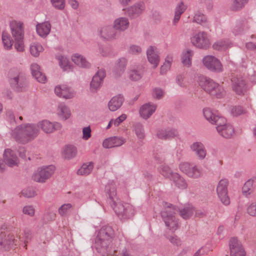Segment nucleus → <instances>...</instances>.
Masks as SVG:
<instances>
[{
	"label": "nucleus",
	"instance_id": "1",
	"mask_svg": "<svg viewBox=\"0 0 256 256\" xmlns=\"http://www.w3.org/2000/svg\"><path fill=\"white\" fill-rule=\"evenodd\" d=\"M105 190L108 202L118 217L120 219L127 220L134 216V210L133 206L128 203H122L117 198L116 186L113 182L108 184Z\"/></svg>",
	"mask_w": 256,
	"mask_h": 256
},
{
	"label": "nucleus",
	"instance_id": "2",
	"mask_svg": "<svg viewBox=\"0 0 256 256\" xmlns=\"http://www.w3.org/2000/svg\"><path fill=\"white\" fill-rule=\"evenodd\" d=\"M40 132L37 124H25L16 126L12 130V138L18 142L27 144L36 138Z\"/></svg>",
	"mask_w": 256,
	"mask_h": 256
},
{
	"label": "nucleus",
	"instance_id": "3",
	"mask_svg": "<svg viewBox=\"0 0 256 256\" xmlns=\"http://www.w3.org/2000/svg\"><path fill=\"white\" fill-rule=\"evenodd\" d=\"M115 236L114 229L111 226H103L99 230L97 236L95 239V244L96 249L103 248L106 250L110 256H118L117 250L112 252L109 248L112 240Z\"/></svg>",
	"mask_w": 256,
	"mask_h": 256
},
{
	"label": "nucleus",
	"instance_id": "4",
	"mask_svg": "<svg viewBox=\"0 0 256 256\" xmlns=\"http://www.w3.org/2000/svg\"><path fill=\"white\" fill-rule=\"evenodd\" d=\"M164 206V210L161 212L162 220L168 229L174 232L179 226L178 220L174 216L178 212V207L167 202H165Z\"/></svg>",
	"mask_w": 256,
	"mask_h": 256
},
{
	"label": "nucleus",
	"instance_id": "5",
	"mask_svg": "<svg viewBox=\"0 0 256 256\" xmlns=\"http://www.w3.org/2000/svg\"><path fill=\"white\" fill-rule=\"evenodd\" d=\"M54 170L55 168L52 165L40 168L34 174L32 180L38 182L44 183L52 176Z\"/></svg>",
	"mask_w": 256,
	"mask_h": 256
},
{
	"label": "nucleus",
	"instance_id": "6",
	"mask_svg": "<svg viewBox=\"0 0 256 256\" xmlns=\"http://www.w3.org/2000/svg\"><path fill=\"white\" fill-rule=\"evenodd\" d=\"M179 168L182 172L190 178H197L202 175V169L193 164L182 162L179 165Z\"/></svg>",
	"mask_w": 256,
	"mask_h": 256
},
{
	"label": "nucleus",
	"instance_id": "7",
	"mask_svg": "<svg viewBox=\"0 0 256 256\" xmlns=\"http://www.w3.org/2000/svg\"><path fill=\"white\" fill-rule=\"evenodd\" d=\"M228 181L227 179H222L218 182L216 188V192L220 200L226 206L230 203V200L228 196Z\"/></svg>",
	"mask_w": 256,
	"mask_h": 256
},
{
	"label": "nucleus",
	"instance_id": "8",
	"mask_svg": "<svg viewBox=\"0 0 256 256\" xmlns=\"http://www.w3.org/2000/svg\"><path fill=\"white\" fill-rule=\"evenodd\" d=\"M202 62L204 66L212 72H220L222 70L220 62L214 56H205L202 59Z\"/></svg>",
	"mask_w": 256,
	"mask_h": 256
},
{
	"label": "nucleus",
	"instance_id": "9",
	"mask_svg": "<svg viewBox=\"0 0 256 256\" xmlns=\"http://www.w3.org/2000/svg\"><path fill=\"white\" fill-rule=\"evenodd\" d=\"M191 42L196 47L200 48L206 49L209 47L210 44L207 34L204 32H199L192 37Z\"/></svg>",
	"mask_w": 256,
	"mask_h": 256
},
{
	"label": "nucleus",
	"instance_id": "10",
	"mask_svg": "<svg viewBox=\"0 0 256 256\" xmlns=\"http://www.w3.org/2000/svg\"><path fill=\"white\" fill-rule=\"evenodd\" d=\"M230 256H244L246 252L242 244L236 238H232L229 242Z\"/></svg>",
	"mask_w": 256,
	"mask_h": 256
},
{
	"label": "nucleus",
	"instance_id": "11",
	"mask_svg": "<svg viewBox=\"0 0 256 256\" xmlns=\"http://www.w3.org/2000/svg\"><path fill=\"white\" fill-rule=\"evenodd\" d=\"M156 136L160 140H169L178 136V132L176 128L168 127L158 130Z\"/></svg>",
	"mask_w": 256,
	"mask_h": 256
},
{
	"label": "nucleus",
	"instance_id": "12",
	"mask_svg": "<svg viewBox=\"0 0 256 256\" xmlns=\"http://www.w3.org/2000/svg\"><path fill=\"white\" fill-rule=\"evenodd\" d=\"M16 242L13 235L2 232L0 234V250H8L14 244L16 245Z\"/></svg>",
	"mask_w": 256,
	"mask_h": 256
},
{
	"label": "nucleus",
	"instance_id": "13",
	"mask_svg": "<svg viewBox=\"0 0 256 256\" xmlns=\"http://www.w3.org/2000/svg\"><path fill=\"white\" fill-rule=\"evenodd\" d=\"M105 76L106 72L104 70L100 69L98 70L90 82V90L92 92H95L100 88Z\"/></svg>",
	"mask_w": 256,
	"mask_h": 256
},
{
	"label": "nucleus",
	"instance_id": "14",
	"mask_svg": "<svg viewBox=\"0 0 256 256\" xmlns=\"http://www.w3.org/2000/svg\"><path fill=\"white\" fill-rule=\"evenodd\" d=\"M38 128H40L46 133H51L56 130H60L62 128L60 124L55 122H51L48 120H43L36 124Z\"/></svg>",
	"mask_w": 256,
	"mask_h": 256
},
{
	"label": "nucleus",
	"instance_id": "15",
	"mask_svg": "<svg viewBox=\"0 0 256 256\" xmlns=\"http://www.w3.org/2000/svg\"><path fill=\"white\" fill-rule=\"evenodd\" d=\"M8 82L10 86L16 91H20L23 87L22 78L20 76L18 72L13 74L12 70L8 74Z\"/></svg>",
	"mask_w": 256,
	"mask_h": 256
},
{
	"label": "nucleus",
	"instance_id": "16",
	"mask_svg": "<svg viewBox=\"0 0 256 256\" xmlns=\"http://www.w3.org/2000/svg\"><path fill=\"white\" fill-rule=\"evenodd\" d=\"M23 23L21 22H12L10 24L12 34L13 37L16 40H23L24 29Z\"/></svg>",
	"mask_w": 256,
	"mask_h": 256
},
{
	"label": "nucleus",
	"instance_id": "17",
	"mask_svg": "<svg viewBox=\"0 0 256 256\" xmlns=\"http://www.w3.org/2000/svg\"><path fill=\"white\" fill-rule=\"evenodd\" d=\"M4 162L9 166L12 167L18 163V159L16 154L11 149L5 150L4 154Z\"/></svg>",
	"mask_w": 256,
	"mask_h": 256
},
{
	"label": "nucleus",
	"instance_id": "18",
	"mask_svg": "<svg viewBox=\"0 0 256 256\" xmlns=\"http://www.w3.org/2000/svg\"><path fill=\"white\" fill-rule=\"evenodd\" d=\"M100 34L102 38L108 40L116 38L119 36V32L112 26L102 28L100 31Z\"/></svg>",
	"mask_w": 256,
	"mask_h": 256
},
{
	"label": "nucleus",
	"instance_id": "19",
	"mask_svg": "<svg viewBox=\"0 0 256 256\" xmlns=\"http://www.w3.org/2000/svg\"><path fill=\"white\" fill-rule=\"evenodd\" d=\"M250 24L248 20L242 18L238 20L236 25L233 29V32L235 35L241 34L249 30Z\"/></svg>",
	"mask_w": 256,
	"mask_h": 256
},
{
	"label": "nucleus",
	"instance_id": "20",
	"mask_svg": "<svg viewBox=\"0 0 256 256\" xmlns=\"http://www.w3.org/2000/svg\"><path fill=\"white\" fill-rule=\"evenodd\" d=\"M156 105L150 102L142 105L140 110V114L142 118L147 120L155 112Z\"/></svg>",
	"mask_w": 256,
	"mask_h": 256
},
{
	"label": "nucleus",
	"instance_id": "21",
	"mask_svg": "<svg viewBox=\"0 0 256 256\" xmlns=\"http://www.w3.org/2000/svg\"><path fill=\"white\" fill-rule=\"evenodd\" d=\"M125 142V139L122 137L113 136L104 140L102 146L105 148H110L121 146Z\"/></svg>",
	"mask_w": 256,
	"mask_h": 256
},
{
	"label": "nucleus",
	"instance_id": "22",
	"mask_svg": "<svg viewBox=\"0 0 256 256\" xmlns=\"http://www.w3.org/2000/svg\"><path fill=\"white\" fill-rule=\"evenodd\" d=\"M146 54L148 60L153 65V68H156L159 64L160 56L156 48L150 46L147 50Z\"/></svg>",
	"mask_w": 256,
	"mask_h": 256
},
{
	"label": "nucleus",
	"instance_id": "23",
	"mask_svg": "<svg viewBox=\"0 0 256 256\" xmlns=\"http://www.w3.org/2000/svg\"><path fill=\"white\" fill-rule=\"evenodd\" d=\"M54 92L59 97L66 99H70L74 97L73 92L66 86L61 85L55 88Z\"/></svg>",
	"mask_w": 256,
	"mask_h": 256
},
{
	"label": "nucleus",
	"instance_id": "24",
	"mask_svg": "<svg viewBox=\"0 0 256 256\" xmlns=\"http://www.w3.org/2000/svg\"><path fill=\"white\" fill-rule=\"evenodd\" d=\"M232 88L238 94H243L246 90V82L242 78H234L232 80Z\"/></svg>",
	"mask_w": 256,
	"mask_h": 256
},
{
	"label": "nucleus",
	"instance_id": "25",
	"mask_svg": "<svg viewBox=\"0 0 256 256\" xmlns=\"http://www.w3.org/2000/svg\"><path fill=\"white\" fill-rule=\"evenodd\" d=\"M144 8V2H140L128 8L127 10V13L130 16L135 18L141 14Z\"/></svg>",
	"mask_w": 256,
	"mask_h": 256
},
{
	"label": "nucleus",
	"instance_id": "26",
	"mask_svg": "<svg viewBox=\"0 0 256 256\" xmlns=\"http://www.w3.org/2000/svg\"><path fill=\"white\" fill-rule=\"evenodd\" d=\"M198 82L201 88L208 93L212 90L213 86H216V82L214 80L204 76H198Z\"/></svg>",
	"mask_w": 256,
	"mask_h": 256
},
{
	"label": "nucleus",
	"instance_id": "27",
	"mask_svg": "<svg viewBox=\"0 0 256 256\" xmlns=\"http://www.w3.org/2000/svg\"><path fill=\"white\" fill-rule=\"evenodd\" d=\"M123 96L118 94L112 97L108 103L109 110L112 112H114L119 109L124 102Z\"/></svg>",
	"mask_w": 256,
	"mask_h": 256
},
{
	"label": "nucleus",
	"instance_id": "28",
	"mask_svg": "<svg viewBox=\"0 0 256 256\" xmlns=\"http://www.w3.org/2000/svg\"><path fill=\"white\" fill-rule=\"evenodd\" d=\"M191 150L194 152L200 160L206 157V152L204 144L200 142H195L190 146Z\"/></svg>",
	"mask_w": 256,
	"mask_h": 256
},
{
	"label": "nucleus",
	"instance_id": "29",
	"mask_svg": "<svg viewBox=\"0 0 256 256\" xmlns=\"http://www.w3.org/2000/svg\"><path fill=\"white\" fill-rule=\"evenodd\" d=\"M129 26V22L126 18L121 17L116 18L114 22V28L115 30L119 32L124 31Z\"/></svg>",
	"mask_w": 256,
	"mask_h": 256
},
{
	"label": "nucleus",
	"instance_id": "30",
	"mask_svg": "<svg viewBox=\"0 0 256 256\" xmlns=\"http://www.w3.org/2000/svg\"><path fill=\"white\" fill-rule=\"evenodd\" d=\"M218 133L222 137L229 138L234 134V128L230 124H226L224 126H219L216 127Z\"/></svg>",
	"mask_w": 256,
	"mask_h": 256
},
{
	"label": "nucleus",
	"instance_id": "31",
	"mask_svg": "<svg viewBox=\"0 0 256 256\" xmlns=\"http://www.w3.org/2000/svg\"><path fill=\"white\" fill-rule=\"evenodd\" d=\"M51 24L48 22L38 24L36 26L38 34L42 38L46 37L50 32Z\"/></svg>",
	"mask_w": 256,
	"mask_h": 256
},
{
	"label": "nucleus",
	"instance_id": "32",
	"mask_svg": "<svg viewBox=\"0 0 256 256\" xmlns=\"http://www.w3.org/2000/svg\"><path fill=\"white\" fill-rule=\"evenodd\" d=\"M187 6L184 4L183 2H178L174 10V16L172 20L174 25L176 26L180 20L181 15L185 12Z\"/></svg>",
	"mask_w": 256,
	"mask_h": 256
},
{
	"label": "nucleus",
	"instance_id": "33",
	"mask_svg": "<svg viewBox=\"0 0 256 256\" xmlns=\"http://www.w3.org/2000/svg\"><path fill=\"white\" fill-rule=\"evenodd\" d=\"M77 154L76 147L72 145L66 146L62 152V156L65 159L70 160L74 158Z\"/></svg>",
	"mask_w": 256,
	"mask_h": 256
},
{
	"label": "nucleus",
	"instance_id": "34",
	"mask_svg": "<svg viewBox=\"0 0 256 256\" xmlns=\"http://www.w3.org/2000/svg\"><path fill=\"white\" fill-rule=\"evenodd\" d=\"M194 55V52L190 49L184 50L182 53V62L186 67H190L192 64V58Z\"/></svg>",
	"mask_w": 256,
	"mask_h": 256
},
{
	"label": "nucleus",
	"instance_id": "35",
	"mask_svg": "<svg viewBox=\"0 0 256 256\" xmlns=\"http://www.w3.org/2000/svg\"><path fill=\"white\" fill-rule=\"evenodd\" d=\"M132 131L136 134L138 139L140 140H144L146 137L144 125L137 122L132 125Z\"/></svg>",
	"mask_w": 256,
	"mask_h": 256
},
{
	"label": "nucleus",
	"instance_id": "36",
	"mask_svg": "<svg viewBox=\"0 0 256 256\" xmlns=\"http://www.w3.org/2000/svg\"><path fill=\"white\" fill-rule=\"evenodd\" d=\"M208 94L216 98H220L225 96L226 91L220 85L216 82V86H213Z\"/></svg>",
	"mask_w": 256,
	"mask_h": 256
},
{
	"label": "nucleus",
	"instance_id": "37",
	"mask_svg": "<svg viewBox=\"0 0 256 256\" xmlns=\"http://www.w3.org/2000/svg\"><path fill=\"white\" fill-rule=\"evenodd\" d=\"M171 180L173 181L175 185L179 188L184 189L187 187V184L185 180L176 172H174L172 175Z\"/></svg>",
	"mask_w": 256,
	"mask_h": 256
},
{
	"label": "nucleus",
	"instance_id": "38",
	"mask_svg": "<svg viewBox=\"0 0 256 256\" xmlns=\"http://www.w3.org/2000/svg\"><path fill=\"white\" fill-rule=\"evenodd\" d=\"M72 60L76 65L82 68H88L90 64L86 58L78 54H74L72 57Z\"/></svg>",
	"mask_w": 256,
	"mask_h": 256
},
{
	"label": "nucleus",
	"instance_id": "39",
	"mask_svg": "<svg viewBox=\"0 0 256 256\" xmlns=\"http://www.w3.org/2000/svg\"><path fill=\"white\" fill-rule=\"evenodd\" d=\"M94 164L92 162H88L84 164L77 172V174L80 176H87L89 174L94 168Z\"/></svg>",
	"mask_w": 256,
	"mask_h": 256
},
{
	"label": "nucleus",
	"instance_id": "40",
	"mask_svg": "<svg viewBox=\"0 0 256 256\" xmlns=\"http://www.w3.org/2000/svg\"><path fill=\"white\" fill-rule=\"evenodd\" d=\"M180 216L184 220L190 218L194 214L195 210L192 206H185L180 210L178 208Z\"/></svg>",
	"mask_w": 256,
	"mask_h": 256
},
{
	"label": "nucleus",
	"instance_id": "41",
	"mask_svg": "<svg viewBox=\"0 0 256 256\" xmlns=\"http://www.w3.org/2000/svg\"><path fill=\"white\" fill-rule=\"evenodd\" d=\"M126 60L124 58L119 59L115 70V74L116 77L120 76L124 72L126 68Z\"/></svg>",
	"mask_w": 256,
	"mask_h": 256
},
{
	"label": "nucleus",
	"instance_id": "42",
	"mask_svg": "<svg viewBox=\"0 0 256 256\" xmlns=\"http://www.w3.org/2000/svg\"><path fill=\"white\" fill-rule=\"evenodd\" d=\"M254 182L253 179H249L244 183L242 188V192L244 195L247 196L253 192Z\"/></svg>",
	"mask_w": 256,
	"mask_h": 256
},
{
	"label": "nucleus",
	"instance_id": "43",
	"mask_svg": "<svg viewBox=\"0 0 256 256\" xmlns=\"http://www.w3.org/2000/svg\"><path fill=\"white\" fill-rule=\"evenodd\" d=\"M192 22L205 26L207 24L208 20L206 16L204 14L200 11H197L194 13L193 16Z\"/></svg>",
	"mask_w": 256,
	"mask_h": 256
},
{
	"label": "nucleus",
	"instance_id": "44",
	"mask_svg": "<svg viewBox=\"0 0 256 256\" xmlns=\"http://www.w3.org/2000/svg\"><path fill=\"white\" fill-rule=\"evenodd\" d=\"M129 78L132 80L136 81L140 80L143 74L142 68H133L128 72Z\"/></svg>",
	"mask_w": 256,
	"mask_h": 256
},
{
	"label": "nucleus",
	"instance_id": "45",
	"mask_svg": "<svg viewBox=\"0 0 256 256\" xmlns=\"http://www.w3.org/2000/svg\"><path fill=\"white\" fill-rule=\"evenodd\" d=\"M229 46L230 42L228 40H219L213 44L212 48L216 50H224L229 47Z\"/></svg>",
	"mask_w": 256,
	"mask_h": 256
},
{
	"label": "nucleus",
	"instance_id": "46",
	"mask_svg": "<svg viewBox=\"0 0 256 256\" xmlns=\"http://www.w3.org/2000/svg\"><path fill=\"white\" fill-rule=\"evenodd\" d=\"M203 113L204 118L212 124L213 121H215L216 117H218V116L216 113L214 112L210 108H204L203 110Z\"/></svg>",
	"mask_w": 256,
	"mask_h": 256
},
{
	"label": "nucleus",
	"instance_id": "47",
	"mask_svg": "<svg viewBox=\"0 0 256 256\" xmlns=\"http://www.w3.org/2000/svg\"><path fill=\"white\" fill-rule=\"evenodd\" d=\"M58 109L59 115L62 116L64 120L68 118L70 116V110L64 104H59Z\"/></svg>",
	"mask_w": 256,
	"mask_h": 256
},
{
	"label": "nucleus",
	"instance_id": "48",
	"mask_svg": "<svg viewBox=\"0 0 256 256\" xmlns=\"http://www.w3.org/2000/svg\"><path fill=\"white\" fill-rule=\"evenodd\" d=\"M43 50V48L41 44L38 43H33L30 46L31 54L34 56H38L40 53Z\"/></svg>",
	"mask_w": 256,
	"mask_h": 256
},
{
	"label": "nucleus",
	"instance_id": "49",
	"mask_svg": "<svg viewBox=\"0 0 256 256\" xmlns=\"http://www.w3.org/2000/svg\"><path fill=\"white\" fill-rule=\"evenodd\" d=\"M2 38L4 48L8 50H10L12 45L10 36L8 34L3 32Z\"/></svg>",
	"mask_w": 256,
	"mask_h": 256
},
{
	"label": "nucleus",
	"instance_id": "50",
	"mask_svg": "<svg viewBox=\"0 0 256 256\" xmlns=\"http://www.w3.org/2000/svg\"><path fill=\"white\" fill-rule=\"evenodd\" d=\"M160 172L164 177L170 178H172V175L174 174L172 172L170 168L167 166L162 165L159 168Z\"/></svg>",
	"mask_w": 256,
	"mask_h": 256
},
{
	"label": "nucleus",
	"instance_id": "51",
	"mask_svg": "<svg viewBox=\"0 0 256 256\" xmlns=\"http://www.w3.org/2000/svg\"><path fill=\"white\" fill-rule=\"evenodd\" d=\"M230 111V114L234 116H238L246 113V110L240 106H232Z\"/></svg>",
	"mask_w": 256,
	"mask_h": 256
},
{
	"label": "nucleus",
	"instance_id": "52",
	"mask_svg": "<svg viewBox=\"0 0 256 256\" xmlns=\"http://www.w3.org/2000/svg\"><path fill=\"white\" fill-rule=\"evenodd\" d=\"M72 208L71 204L68 203L62 204L58 210V214L62 216H66Z\"/></svg>",
	"mask_w": 256,
	"mask_h": 256
},
{
	"label": "nucleus",
	"instance_id": "53",
	"mask_svg": "<svg viewBox=\"0 0 256 256\" xmlns=\"http://www.w3.org/2000/svg\"><path fill=\"white\" fill-rule=\"evenodd\" d=\"M60 66L64 70H66L70 68L68 59L64 56H60L58 58Z\"/></svg>",
	"mask_w": 256,
	"mask_h": 256
},
{
	"label": "nucleus",
	"instance_id": "54",
	"mask_svg": "<svg viewBox=\"0 0 256 256\" xmlns=\"http://www.w3.org/2000/svg\"><path fill=\"white\" fill-rule=\"evenodd\" d=\"M6 120L12 125L16 124V118L14 112L10 110H8L6 113Z\"/></svg>",
	"mask_w": 256,
	"mask_h": 256
},
{
	"label": "nucleus",
	"instance_id": "55",
	"mask_svg": "<svg viewBox=\"0 0 256 256\" xmlns=\"http://www.w3.org/2000/svg\"><path fill=\"white\" fill-rule=\"evenodd\" d=\"M246 212L252 216L256 217V202H254L248 205Z\"/></svg>",
	"mask_w": 256,
	"mask_h": 256
},
{
	"label": "nucleus",
	"instance_id": "56",
	"mask_svg": "<svg viewBox=\"0 0 256 256\" xmlns=\"http://www.w3.org/2000/svg\"><path fill=\"white\" fill-rule=\"evenodd\" d=\"M166 238L174 245L180 246L182 244L180 239L176 235L166 236Z\"/></svg>",
	"mask_w": 256,
	"mask_h": 256
},
{
	"label": "nucleus",
	"instance_id": "57",
	"mask_svg": "<svg viewBox=\"0 0 256 256\" xmlns=\"http://www.w3.org/2000/svg\"><path fill=\"white\" fill-rule=\"evenodd\" d=\"M22 194L24 197L30 198L34 197L36 195V192L33 188L28 187L24 189L22 191Z\"/></svg>",
	"mask_w": 256,
	"mask_h": 256
},
{
	"label": "nucleus",
	"instance_id": "58",
	"mask_svg": "<svg viewBox=\"0 0 256 256\" xmlns=\"http://www.w3.org/2000/svg\"><path fill=\"white\" fill-rule=\"evenodd\" d=\"M248 0H234L232 9L235 10L241 9L247 2Z\"/></svg>",
	"mask_w": 256,
	"mask_h": 256
},
{
	"label": "nucleus",
	"instance_id": "59",
	"mask_svg": "<svg viewBox=\"0 0 256 256\" xmlns=\"http://www.w3.org/2000/svg\"><path fill=\"white\" fill-rule=\"evenodd\" d=\"M52 4L56 8L62 10L65 7V0H50Z\"/></svg>",
	"mask_w": 256,
	"mask_h": 256
},
{
	"label": "nucleus",
	"instance_id": "60",
	"mask_svg": "<svg viewBox=\"0 0 256 256\" xmlns=\"http://www.w3.org/2000/svg\"><path fill=\"white\" fill-rule=\"evenodd\" d=\"M32 237L31 231L28 228H25L24 230V236L20 237V239L24 241L25 244L24 246H26V243L28 242L31 240Z\"/></svg>",
	"mask_w": 256,
	"mask_h": 256
},
{
	"label": "nucleus",
	"instance_id": "61",
	"mask_svg": "<svg viewBox=\"0 0 256 256\" xmlns=\"http://www.w3.org/2000/svg\"><path fill=\"white\" fill-rule=\"evenodd\" d=\"M216 119L215 121L212 122V124H216V126H224L226 124V120L222 116H220L219 115L218 117H216Z\"/></svg>",
	"mask_w": 256,
	"mask_h": 256
},
{
	"label": "nucleus",
	"instance_id": "62",
	"mask_svg": "<svg viewBox=\"0 0 256 256\" xmlns=\"http://www.w3.org/2000/svg\"><path fill=\"white\" fill-rule=\"evenodd\" d=\"M172 60H167L160 68V74H164L170 69Z\"/></svg>",
	"mask_w": 256,
	"mask_h": 256
},
{
	"label": "nucleus",
	"instance_id": "63",
	"mask_svg": "<svg viewBox=\"0 0 256 256\" xmlns=\"http://www.w3.org/2000/svg\"><path fill=\"white\" fill-rule=\"evenodd\" d=\"M34 77L37 80L38 82L41 83H44L46 80V78L45 74L42 71L38 72L36 76Z\"/></svg>",
	"mask_w": 256,
	"mask_h": 256
},
{
	"label": "nucleus",
	"instance_id": "64",
	"mask_svg": "<svg viewBox=\"0 0 256 256\" xmlns=\"http://www.w3.org/2000/svg\"><path fill=\"white\" fill-rule=\"evenodd\" d=\"M164 94V91L160 88H155L153 90V96L157 99L162 98Z\"/></svg>",
	"mask_w": 256,
	"mask_h": 256
}]
</instances>
